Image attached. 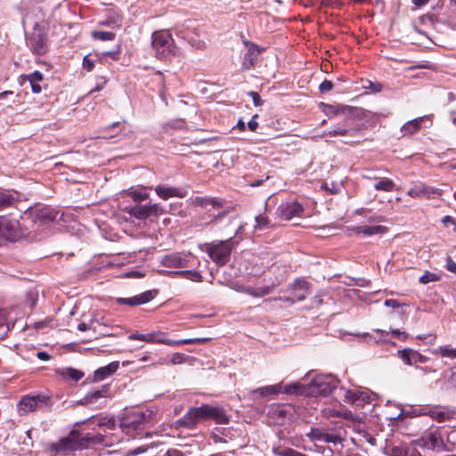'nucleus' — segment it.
Here are the masks:
<instances>
[{
	"instance_id": "obj_51",
	"label": "nucleus",
	"mask_w": 456,
	"mask_h": 456,
	"mask_svg": "<svg viewBox=\"0 0 456 456\" xmlns=\"http://www.w3.org/2000/svg\"><path fill=\"white\" fill-rule=\"evenodd\" d=\"M120 126V123L119 122H114L112 123L111 125L108 126L107 127H105L103 130H102V138H113L115 135L114 134H110L108 133V131L110 129V128H116V127H118Z\"/></svg>"
},
{
	"instance_id": "obj_46",
	"label": "nucleus",
	"mask_w": 456,
	"mask_h": 456,
	"mask_svg": "<svg viewBox=\"0 0 456 456\" xmlns=\"http://www.w3.org/2000/svg\"><path fill=\"white\" fill-rule=\"evenodd\" d=\"M26 79L29 82V84L39 83L43 80V74L40 71H34L26 76Z\"/></svg>"
},
{
	"instance_id": "obj_6",
	"label": "nucleus",
	"mask_w": 456,
	"mask_h": 456,
	"mask_svg": "<svg viewBox=\"0 0 456 456\" xmlns=\"http://www.w3.org/2000/svg\"><path fill=\"white\" fill-rule=\"evenodd\" d=\"M26 215L34 223L43 224L54 221L59 215V211L52 208L50 206L37 202L33 207L28 208Z\"/></svg>"
},
{
	"instance_id": "obj_1",
	"label": "nucleus",
	"mask_w": 456,
	"mask_h": 456,
	"mask_svg": "<svg viewBox=\"0 0 456 456\" xmlns=\"http://www.w3.org/2000/svg\"><path fill=\"white\" fill-rule=\"evenodd\" d=\"M206 419H214L217 424H227L229 422V418L224 409L208 404L191 408L180 422L191 428L197 422Z\"/></svg>"
},
{
	"instance_id": "obj_22",
	"label": "nucleus",
	"mask_w": 456,
	"mask_h": 456,
	"mask_svg": "<svg viewBox=\"0 0 456 456\" xmlns=\"http://www.w3.org/2000/svg\"><path fill=\"white\" fill-rule=\"evenodd\" d=\"M146 414L143 412H134L123 420L122 425L125 428H131L134 430L141 428L145 422Z\"/></svg>"
},
{
	"instance_id": "obj_54",
	"label": "nucleus",
	"mask_w": 456,
	"mask_h": 456,
	"mask_svg": "<svg viewBox=\"0 0 456 456\" xmlns=\"http://www.w3.org/2000/svg\"><path fill=\"white\" fill-rule=\"evenodd\" d=\"M83 67L87 71L93 70V69L94 67V61L89 58L88 55L85 56L83 59Z\"/></svg>"
},
{
	"instance_id": "obj_10",
	"label": "nucleus",
	"mask_w": 456,
	"mask_h": 456,
	"mask_svg": "<svg viewBox=\"0 0 456 456\" xmlns=\"http://www.w3.org/2000/svg\"><path fill=\"white\" fill-rule=\"evenodd\" d=\"M303 212V207L298 201H282L277 209V215L285 220H289L299 216Z\"/></svg>"
},
{
	"instance_id": "obj_19",
	"label": "nucleus",
	"mask_w": 456,
	"mask_h": 456,
	"mask_svg": "<svg viewBox=\"0 0 456 456\" xmlns=\"http://www.w3.org/2000/svg\"><path fill=\"white\" fill-rule=\"evenodd\" d=\"M334 387H335V386L330 383V378L318 377L312 381L311 392L312 393L329 394L332 391V389Z\"/></svg>"
},
{
	"instance_id": "obj_41",
	"label": "nucleus",
	"mask_w": 456,
	"mask_h": 456,
	"mask_svg": "<svg viewBox=\"0 0 456 456\" xmlns=\"http://www.w3.org/2000/svg\"><path fill=\"white\" fill-rule=\"evenodd\" d=\"M442 378L445 381L452 383L453 386H456V366L451 367L450 369L444 370L442 374Z\"/></svg>"
},
{
	"instance_id": "obj_2",
	"label": "nucleus",
	"mask_w": 456,
	"mask_h": 456,
	"mask_svg": "<svg viewBox=\"0 0 456 456\" xmlns=\"http://www.w3.org/2000/svg\"><path fill=\"white\" fill-rule=\"evenodd\" d=\"M151 46L155 55L159 60H167L175 54V45L168 30H159L152 33Z\"/></svg>"
},
{
	"instance_id": "obj_45",
	"label": "nucleus",
	"mask_w": 456,
	"mask_h": 456,
	"mask_svg": "<svg viewBox=\"0 0 456 456\" xmlns=\"http://www.w3.org/2000/svg\"><path fill=\"white\" fill-rule=\"evenodd\" d=\"M447 448L449 446L456 447V428H452L446 435V440H444Z\"/></svg>"
},
{
	"instance_id": "obj_39",
	"label": "nucleus",
	"mask_w": 456,
	"mask_h": 456,
	"mask_svg": "<svg viewBox=\"0 0 456 456\" xmlns=\"http://www.w3.org/2000/svg\"><path fill=\"white\" fill-rule=\"evenodd\" d=\"M273 452L277 456H305V454L291 448H273Z\"/></svg>"
},
{
	"instance_id": "obj_12",
	"label": "nucleus",
	"mask_w": 456,
	"mask_h": 456,
	"mask_svg": "<svg viewBox=\"0 0 456 456\" xmlns=\"http://www.w3.org/2000/svg\"><path fill=\"white\" fill-rule=\"evenodd\" d=\"M157 294L155 290H147L132 297H117L115 300L119 305L136 306L151 301Z\"/></svg>"
},
{
	"instance_id": "obj_13",
	"label": "nucleus",
	"mask_w": 456,
	"mask_h": 456,
	"mask_svg": "<svg viewBox=\"0 0 456 456\" xmlns=\"http://www.w3.org/2000/svg\"><path fill=\"white\" fill-rule=\"evenodd\" d=\"M156 194L163 200L169 198H186L189 191L183 187H172L167 185H159L155 188Z\"/></svg>"
},
{
	"instance_id": "obj_61",
	"label": "nucleus",
	"mask_w": 456,
	"mask_h": 456,
	"mask_svg": "<svg viewBox=\"0 0 456 456\" xmlns=\"http://www.w3.org/2000/svg\"><path fill=\"white\" fill-rule=\"evenodd\" d=\"M384 305L387 307L397 308L401 306V304L395 299H387Z\"/></svg>"
},
{
	"instance_id": "obj_44",
	"label": "nucleus",
	"mask_w": 456,
	"mask_h": 456,
	"mask_svg": "<svg viewBox=\"0 0 456 456\" xmlns=\"http://www.w3.org/2000/svg\"><path fill=\"white\" fill-rule=\"evenodd\" d=\"M349 134H350V130L338 126L330 131L325 132L323 135L333 137V136H338V135H342V136L347 135Z\"/></svg>"
},
{
	"instance_id": "obj_26",
	"label": "nucleus",
	"mask_w": 456,
	"mask_h": 456,
	"mask_svg": "<svg viewBox=\"0 0 456 456\" xmlns=\"http://www.w3.org/2000/svg\"><path fill=\"white\" fill-rule=\"evenodd\" d=\"M55 373L64 379H69L73 381H78L84 376V373L77 369L72 367L56 369Z\"/></svg>"
},
{
	"instance_id": "obj_8",
	"label": "nucleus",
	"mask_w": 456,
	"mask_h": 456,
	"mask_svg": "<svg viewBox=\"0 0 456 456\" xmlns=\"http://www.w3.org/2000/svg\"><path fill=\"white\" fill-rule=\"evenodd\" d=\"M50 407V398L44 395L23 396L18 404L20 414H26L43 408L49 409Z\"/></svg>"
},
{
	"instance_id": "obj_62",
	"label": "nucleus",
	"mask_w": 456,
	"mask_h": 456,
	"mask_svg": "<svg viewBox=\"0 0 456 456\" xmlns=\"http://www.w3.org/2000/svg\"><path fill=\"white\" fill-rule=\"evenodd\" d=\"M106 82L107 81H106V79L104 77H101L100 81H98V83L95 86V87L93 88L90 93L101 91L103 88V86L106 84Z\"/></svg>"
},
{
	"instance_id": "obj_18",
	"label": "nucleus",
	"mask_w": 456,
	"mask_h": 456,
	"mask_svg": "<svg viewBox=\"0 0 456 456\" xmlns=\"http://www.w3.org/2000/svg\"><path fill=\"white\" fill-rule=\"evenodd\" d=\"M407 194L411 198H428L436 199V195H440L438 189H434L424 184H416L411 188Z\"/></svg>"
},
{
	"instance_id": "obj_37",
	"label": "nucleus",
	"mask_w": 456,
	"mask_h": 456,
	"mask_svg": "<svg viewBox=\"0 0 456 456\" xmlns=\"http://www.w3.org/2000/svg\"><path fill=\"white\" fill-rule=\"evenodd\" d=\"M115 37L116 34L110 31L94 30L92 32V37L101 41H111Z\"/></svg>"
},
{
	"instance_id": "obj_55",
	"label": "nucleus",
	"mask_w": 456,
	"mask_h": 456,
	"mask_svg": "<svg viewBox=\"0 0 456 456\" xmlns=\"http://www.w3.org/2000/svg\"><path fill=\"white\" fill-rule=\"evenodd\" d=\"M256 227L261 229L267 225L268 221L265 216L259 215V216H256Z\"/></svg>"
},
{
	"instance_id": "obj_56",
	"label": "nucleus",
	"mask_w": 456,
	"mask_h": 456,
	"mask_svg": "<svg viewBox=\"0 0 456 456\" xmlns=\"http://www.w3.org/2000/svg\"><path fill=\"white\" fill-rule=\"evenodd\" d=\"M446 269L456 274V263L452 260L451 256H447L446 258Z\"/></svg>"
},
{
	"instance_id": "obj_53",
	"label": "nucleus",
	"mask_w": 456,
	"mask_h": 456,
	"mask_svg": "<svg viewBox=\"0 0 456 456\" xmlns=\"http://www.w3.org/2000/svg\"><path fill=\"white\" fill-rule=\"evenodd\" d=\"M248 94L252 98L253 103H254L255 106H261L262 105L263 101H262L260 95L256 92L250 91V92L248 93Z\"/></svg>"
},
{
	"instance_id": "obj_23",
	"label": "nucleus",
	"mask_w": 456,
	"mask_h": 456,
	"mask_svg": "<svg viewBox=\"0 0 456 456\" xmlns=\"http://www.w3.org/2000/svg\"><path fill=\"white\" fill-rule=\"evenodd\" d=\"M430 116L425 115L423 117H419L414 119H411L408 122H406L403 126L401 127V131L403 135L406 134H413L417 131L420 129L421 124L425 119L429 118Z\"/></svg>"
},
{
	"instance_id": "obj_11",
	"label": "nucleus",
	"mask_w": 456,
	"mask_h": 456,
	"mask_svg": "<svg viewBox=\"0 0 456 456\" xmlns=\"http://www.w3.org/2000/svg\"><path fill=\"white\" fill-rule=\"evenodd\" d=\"M292 289L293 293L291 297H280L279 299L292 304L296 301L304 300L308 295L309 283L305 280L298 279L293 283Z\"/></svg>"
},
{
	"instance_id": "obj_28",
	"label": "nucleus",
	"mask_w": 456,
	"mask_h": 456,
	"mask_svg": "<svg viewBox=\"0 0 456 456\" xmlns=\"http://www.w3.org/2000/svg\"><path fill=\"white\" fill-rule=\"evenodd\" d=\"M118 368V362H113L110 364L99 368L94 371V379L97 381L102 380L110 375L113 374Z\"/></svg>"
},
{
	"instance_id": "obj_52",
	"label": "nucleus",
	"mask_w": 456,
	"mask_h": 456,
	"mask_svg": "<svg viewBox=\"0 0 456 456\" xmlns=\"http://www.w3.org/2000/svg\"><path fill=\"white\" fill-rule=\"evenodd\" d=\"M333 88V84L330 80H324L321 85L319 86V90L322 94L330 92Z\"/></svg>"
},
{
	"instance_id": "obj_63",
	"label": "nucleus",
	"mask_w": 456,
	"mask_h": 456,
	"mask_svg": "<svg viewBox=\"0 0 456 456\" xmlns=\"http://www.w3.org/2000/svg\"><path fill=\"white\" fill-rule=\"evenodd\" d=\"M391 333L395 337H399L402 340H406L408 338L407 333H405L404 331H400L399 330H393Z\"/></svg>"
},
{
	"instance_id": "obj_43",
	"label": "nucleus",
	"mask_w": 456,
	"mask_h": 456,
	"mask_svg": "<svg viewBox=\"0 0 456 456\" xmlns=\"http://www.w3.org/2000/svg\"><path fill=\"white\" fill-rule=\"evenodd\" d=\"M177 36L182 37L183 38L186 39L191 46L197 48V49H202L205 47V42L201 40H196L192 37H189L187 35H183L182 31L176 32Z\"/></svg>"
},
{
	"instance_id": "obj_20",
	"label": "nucleus",
	"mask_w": 456,
	"mask_h": 456,
	"mask_svg": "<svg viewBox=\"0 0 456 456\" xmlns=\"http://www.w3.org/2000/svg\"><path fill=\"white\" fill-rule=\"evenodd\" d=\"M129 213L138 219H144L151 215H156L158 213V206L156 204L153 206L135 205L134 207L131 208Z\"/></svg>"
},
{
	"instance_id": "obj_48",
	"label": "nucleus",
	"mask_w": 456,
	"mask_h": 456,
	"mask_svg": "<svg viewBox=\"0 0 456 456\" xmlns=\"http://www.w3.org/2000/svg\"><path fill=\"white\" fill-rule=\"evenodd\" d=\"M438 280V277L436 274L435 273H428L427 272L426 273H424L422 276H420L419 278V281L422 283V284H428L431 281H436Z\"/></svg>"
},
{
	"instance_id": "obj_15",
	"label": "nucleus",
	"mask_w": 456,
	"mask_h": 456,
	"mask_svg": "<svg viewBox=\"0 0 456 456\" xmlns=\"http://www.w3.org/2000/svg\"><path fill=\"white\" fill-rule=\"evenodd\" d=\"M416 411H418L419 415L430 416L433 419L439 422H443L451 417V411L445 407L442 406L424 407L416 410Z\"/></svg>"
},
{
	"instance_id": "obj_38",
	"label": "nucleus",
	"mask_w": 456,
	"mask_h": 456,
	"mask_svg": "<svg viewBox=\"0 0 456 456\" xmlns=\"http://www.w3.org/2000/svg\"><path fill=\"white\" fill-rule=\"evenodd\" d=\"M178 275L189 279L193 281L201 282L202 275L200 272L195 270L180 271L176 273Z\"/></svg>"
},
{
	"instance_id": "obj_58",
	"label": "nucleus",
	"mask_w": 456,
	"mask_h": 456,
	"mask_svg": "<svg viewBox=\"0 0 456 456\" xmlns=\"http://www.w3.org/2000/svg\"><path fill=\"white\" fill-rule=\"evenodd\" d=\"M197 203H200V206H203L202 203H205V207H207V205H210L213 209H218L219 208H221V201H197Z\"/></svg>"
},
{
	"instance_id": "obj_42",
	"label": "nucleus",
	"mask_w": 456,
	"mask_h": 456,
	"mask_svg": "<svg viewBox=\"0 0 456 456\" xmlns=\"http://www.w3.org/2000/svg\"><path fill=\"white\" fill-rule=\"evenodd\" d=\"M374 187L376 190L390 191H392V189L394 187V183L387 178H384V179L377 182L374 184Z\"/></svg>"
},
{
	"instance_id": "obj_60",
	"label": "nucleus",
	"mask_w": 456,
	"mask_h": 456,
	"mask_svg": "<svg viewBox=\"0 0 456 456\" xmlns=\"http://www.w3.org/2000/svg\"><path fill=\"white\" fill-rule=\"evenodd\" d=\"M257 115H255L248 122V127L250 131H256V129L258 126V123L256 122Z\"/></svg>"
},
{
	"instance_id": "obj_34",
	"label": "nucleus",
	"mask_w": 456,
	"mask_h": 456,
	"mask_svg": "<svg viewBox=\"0 0 456 456\" xmlns=\"http://www.w3.org/2000/svg\"><path fill=\"white\" fill-rule=\"evenodd\" d=\"M281 393H284L287 395H304L305 393H306V388L303 385H300L298 383H293L290 385H286L284 387L281 386Z\"/></svg>"
},
{
	"instance_id": "obj_49",
	"label": "nucleus",
	"mask_w": 456,
	"mask_h": 456,
	"mask_svg": "<svg viewBox=\"0 0 456 456\" xmlns=\"http://www.w3.org/2000/svg\"><path fill=\"white\" fill-rule=\"evenodd\" d=\"M8 327L6 325V320L4 314L0 313V339L4 338L7 333Z\"/></svg>"
},
{
	"instance_id": "obj_29",
	"label": "nucleus",
	"mask_w": 456,
	"mask_h": 456,
	"mask_svg": "<svg viewBox=\"0 0 456 456\" xmlns=\"http://www.w3.org/2000/svg\"><path fill=\"white\" fill-rule=\"evenodd\" d=\"M100 24L111 28L120 27L122 25V17L118 12L110 10L108 12L107 18L104 20L100 21Z\"/></svg>"
},
{
	"instance_id": "obj_7",
	"label": "nucleus",
	"mask_w": 456,
	"mask_h": 456,
	"mask_svg": "<svg viewBox=\"0 0 456 456\" xmlns=\"http://www.w3.org/2000/svg\"><path fill=\"white\" fill-rule=\"evenodd\" d=\"M418 443L420 446L432 450L451 451V448H447L445 444L440 428L437 427H431L424 432Z\"/></svg>"
},
{
	"instance_id": "obj_24",
	"label": "nucleus",
	"mask_w": 456,
	"mask_h": 456,
	"mask_svg": "<svg viewBox=\"0 0 456 456\" xmlns=\"http://www.w3.org/2000/svg\"><path fill=\"white\" fill-rule=\"evenodd\" d=\"M109 394V386H102V389H98L88 393L83 399H81L78 403L81 405H86L89 403H94L99 398L107 397Z\"/></svg>"
},
{
	"instance_id": "obj_57",
	"label": "nucleus",
	"mask_w": 456,
	"mask_h": 456,
	"mask_svg": "<svg viewBox=\"0 0 456 456\" xmlns=\"http://www.w3.org/2000/svg\"><path fill=\"white\" fill-rule=\"evenodd\" d=\"M416 369L421 371L424 375L436 372V370L431 366H416Z\"/></svg>"
},
{
	"instance_id": "obj_17",
	"label": "nucleus",
	"mask_w": 456,
	"mask_h": 456,
	"mask_svg": "<svg viewBox=\"0 0 456 456\" xmlns=\"http://www.w3.org/2000/svg\"><path fill=\"white\" fill-rule=\"evenodd\" d=\"M152 191V187L136 185L132 186L127 190H124L120 192L121 197H130L131 200H147Z\"/></svg>"
},
{
	"instance_id": "obj_35",
	"label": "nucleus",
	"mask_w": 456,
	"mask_h": 456,
	"mask_svg": "<svg viewBox=\"0 0 456 456\" xmlns=\"http://www.w3.org/2000/svg\"><path fill=\"white\" fill-rule=\"evenodd\" d=\"M153 343L164 344L171 346H181L180 340H172L165 338V334L158 331L154 332Z\"/></svg>"
},
{
	"instance_id": "obj_64",
	"label": "nucleus",
	"mask_w": 456,
	"mask_h": 456,
	"mask_svg": "<svg viewBox=\"0 0 456 456\" xmlns=\"http://www.w3.org/2000/svg\"><path fill=\"white\" fill-rule=\"evenodd\" d=\"M118 53H119V50L118 49L117 51H107V52L102 53V56H108V57L111 58L112 60H118Z\"/></svg>"
},
{
	"instance_id": "obj_32",
	"label": "nucleus",
	"mask_w": 456,
	"mask_h": 456,
	"mask_svg": "<svg viewBox=\"0 0 456 456\" xmlns=\"http://www.w3.org/2000/svg\"><path fill=\"white\" fill-rule=\"evenodd\" d=\"M281 385L276 384V385H272V386H265V387L252 390V394H257L261 397H266L271 395L279 394V393H281Z\"/></svg>"
},
{
	"instance_id": "obj_50",
	"label": "nucleus",
	"mask_w": 456,
	"mask_h": 456,
	"mask_svg": "<svg viewBox=\"0 0 456 456\" xmlns=\"http://www.w3.org/2000/svg\"><path fill=\"white\" fill-rule=\"evenodd\" d=\"M186 361V356L183 354L181 353H175L171 357V363L172 364H181L183 363Z\"/></svg>"
},
{
	"instance_id": "obj_5",
	"label": "nucleus",
	"mask_w": 456,
	"mask_h": 456,
	"mask_svg": "<svg viewBox=\"0 0 456 456\" xmlns=\"http://www.w3.org/2000/svg\"><path fill=\"white\" fill-rule=\"evenodd\" d=\"M80 446L76 440V432L72 431L68 436L50 444L46 451L51 456H67L78 450Z\"/></svg>"
},
{
	"instance_id": "obj_16",
	"label": "nucleus",
	"mask_w": 456,
	"mask_h": 456,
	"mask_svg": "<svg viewBox=\"0 0 456 456\" xmlns=\"http://www.w3.org/2000/svg\"><path fill=\"white\" fill-rule=\"evenodd\" d=\"M397 354L400 359L407 365H414L418 362L424 363L428 360L427 356L411 348L399 350Z\"/></svg>"
},
{
	"instance_id": "obj_47",
	"label": "nucleus",
	"mask_w": 456,
	"mask_h": 456,
	"mask_svg": "<svg viewBox=\"0 0 456 456\" xmlns=\"http://www.w3.org/2000/svg\"><path fill=\"white\" fill-rule=\"evenodd\" d=\"M208 338H185L180 339L181 345H193V344H203L209 341Z\"/></svg>"
},
{
	"instance_id": "obj_40",
	"label": "nucleus",
	"mask_w": 456,
	"mask_h": 456,
	"mask_svg": "<svg viewBox=\"0 0 456 456\" xmlns=\"http://www.w3.org/2000/svg\"><path fill=\"white\" fill-rule=\"evenodd\" d=\"M130 340H141L147 343H153L154 340V332L147 333V334H131L128 336Z\"/></svg>"
},
{
	"instance_id": "obj_4",
	"label": "nucleus",
	"mask_w": 456,
	"mask_h": 456,
	"mask_svg": "<svg viewBox=\"0 0 456 456\" xmlns=\"http://www.w3.org/2000/svg\"><path fill=\"white\" fill-rule=\"evenodd\" d=\"M203 249L217 265L223 266L230 260L232 240L229 239L206 243Z\"/></svg>"
},
{
	"instance_id": "obj_21",
	"label": "nucleus",
	"mask_w": 456,
	"mask_h": 456,
	"mask_svg": "<svg viewBox=\"0 0 456 456\" xmlns=\"http://www.w3.org/2000/svg\"><path fill=\"white\" fill-rule=\"evenodd\" d=\"M247 46L248 51L244 54L242 62V69H249L254 66L256 58L260 53L259 48L252 43H247Z\"/></svg>"
},
{
	"instance_id": "obj_27",
	"label": "nucleus",
	"mask_w": 456,
	"mask_h": 456,
	"mask_svg": "<svg viewBox=\"0 0 456 456\" xmlns=\"http://www.w3.org/2000/svg\"><path fill=\"white\" fill-rule=\"evenodd\" d=\"M387 228L383 225L357 226L354 228V232L357 234L365 236H372L374 234H382L387 232Z\"/></svg>"
},
{
	"instance_id": "obj_59",
	"label": "nucleus",
	"mask_w": 456,
	"mask_h": 456,
	"mask_svg": "<svg viewBox=\"0 0 456 456\" xmlns=\"http://www.w3.org/2000/svg\"><path fill=\"white\" fill-rule=\"evenodd\" d=\"M442 223L447 226L448 224L454 225V231L456 232V221L451 216H445L442 219Z\"/></svg>"
},
{
	"instance_id": "obj_36",
	"label": "nucleus",
	"mask_w": 456,
	"mask_h": 456,
	"mask_svg": "<svg viewBox=\"0 0 456 456\" xmlns=\"http://www.w3.org/2000/svg\"><path fill=\"white\" fill-rule=\"evenodd\" d=\"M274 289V285L265 286L257 289L248 288L247 293L254 297H264L270 294Z\"/></svg>"
},
{
	"instance_id": "obj_25",
	"label": "nucleus",
	"mask_w": 456,
	"mask_h": 456,
	"mask_svg": "<svg viewBox=\"0 0 456 456\" xmlns=\"http://www.w3.org/2000/svg\"><path fill=\"white\" fill-rule=\"evenodd\" d=\"M27 45L37 54L42 55L45 53V42L40 34L33 35L27 38Z\"/></svg>"
},
{
	"instance_id": "obj_3",
	"label": "nucleus",
	"mask_w": 456,
	"mask_h": 456,
	"mask_svg": "<svg viewBox=\"0 0 456 456\" xmlns=\"http://www.w3.org/2000/svg\"><path fill=\"white\" fill-rule=\"evenodd\" d=\"M26 237H30V232L24 228V224L16 219L0 217V240L17 241Z\"/></svg>"
},
{
	"instance_id": "obj_30",
	"label": "nucleus",
	"mask_w": 456,
	"mask_h": 456,
	"mask_svg": "<svg viewBox=\"0 0 456 456\" xmlns=\"http://www.w3.org/2000/svg\"><path fill=\"white\" fill-rule=\"evenodd\" d=\"M431 354L436 356L448 358L451 360L456 359V348L450 346H440L431 350Z\"/></svg>"
},
{
	"instance_id": "obj_31",
	"label": "nucleus",
	"mask_w": 456,
	"mask_h": 456,
	"mask_svg": "<svg viewBox=\"0 0 456 456\" xmlns=\"http://www.w3.org/2000/svg\"><path fill=\"white\" fill-rule=\"evenodd\" d=\"M76 440L81 445L78 450L86 448L91 444H96L101 441V437L99 436H92L90 434H80L76 432Z\"/></svg>"
},
{
	"instance_id": "obj_33",
	"label": "nucleus",
	"mask_w": 456,
	"mask_h": 456,
	"mask_svg": "<svg viewBox=\"0 0 456 456\" xmlns=\"http://www.w3.org/2000/svg\"><path fill=\"white\" fill-rule=\"evenodd\" d=\"M367 393L365 392H354L347 390L345 393V399L347 402L353 403H358L359 402H365L368 399Z\"/></svg>"
},
{
	"instance_id": "obj_9",
	"label": "nucleus",
	"mask_w": 456,
	"mask_h": 456,
	"mask_svg": "<svg viewBox=\"0 0 456 456\" xmlns=\"http://www.w3.org/2000/svg\"><path fill=\"white\" fill-rule=\"evenodd\" d=\"M195 257L191 253H172L163 256L161 264L168 268H182L188 265V264L194 260Z\"/></svg>"
},
{
	"instance_id": "obj_14",
	"label": "nucleus",
	"mask_w": 456,
	"mask_h": 456,
	"mask_svg": "<svg viewBox=\"0 0 456 456\" xmlns=\"http://www.w3.org/2000/svg\"><path fill=\"white\" fill-rule=\"evenodd\" d=\"M311 440L337 444L342 442L338 434H330L320 428H312L306 435Z\"/></svg>"
}]
</instances>
